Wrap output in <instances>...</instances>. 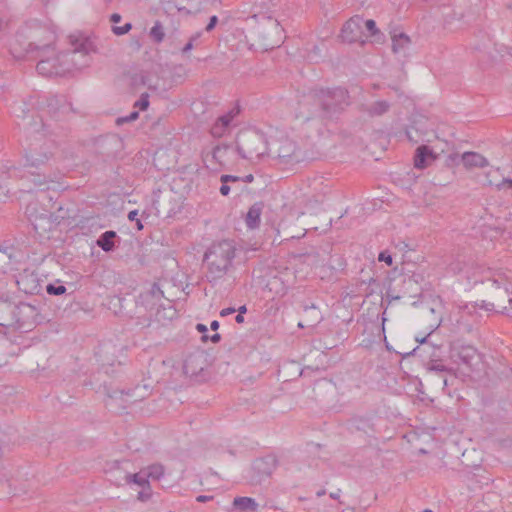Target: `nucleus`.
<instances>
[{"mask_svg": "<svg viewBox=\"0 0 512 512\" xmlns=\"http://www.w3.org/2000/svg\"><path fill=\"white\" fill-rule=\"evenodd\" d=\"M30 38L31 41L24 50L27 54L35 53V58L38 59L36 70L43 77H63L89 63L88 41L79 45L72 43V50L61 51L54 46L55 33L46 27L32 30Z\"/></svg>", "mask_w": 512, "mask_h": 512, "instance_id": "obj_1", "label": "nucleus"}, {"mask_svg": "<svg viewBox=\"0 0 512 512\" xmlns=\"http://www.w3.org/2000/svg\"><path fill=\"white\" fill-rule=\"evenodd\" d=\"M453 357H457L458 360L474 370L481 363V354L472 345H460L453 348Z\"/></svg>", "mask_w": 512, "mask_h": 512, "instance_id": "obj_8", "label": "nucleus"}, {"mask_svg": "<svg viewBox=\"0 0 512 512\" xmlns=\"http://www.w3.org/2000/svg\"><path fill=\"white\" fill-rule=\"evenodd\" d=\"M38 313L34 306L20 302L19 304L14 303V313L6 314L1 320L6 327H15L18 329H26L35 323V319Z\"/></svg>", "mask_w": 512, "mask_h": 512, "instance_id": "obj_5", "label": "nucleus"}, {"mask_svg": "<svg viewBox=\"0 0 512 512\" xmlns=\"http://www.w3.org/2000/svg\"><path fill=\"white\" fill-rule=\"evenodd\" d=\"M221 340V335L219 333H215L212 336H210V341L213 343H218Z\"/></svg>", "mask_w": 512, "mask_h": 512, "instance_id": "obj_57", "label": "nucleus"}, {"mask_svg": "<svg viewBox=\"0 0 512 512\" xmlns=\"http://www.w3.org/2000/svg\"><path fill=\"white\" fill-rule=\"evenodd\" d=\"M196 330H197L198 332L202 333V334H205V333L208 331V329H207L206 325H204V324H202V323H198V324L196 325Z\"/></svg>", "mask_w": 512, "mask_h": 512, "instance_id": "obj_56", "label": "nucleus"}, {"mask_svg": "<svg viewBox=\"0 0 512 512\" xmlns=\"http://www.w3.org/2000/svg\"><path fill=\"white\" fill-rule=\"evenodd\" d=\"M450 268H451V270H452V271H454V272H458V271H461V270H462V266H461V264H460V263H458V264H457V265H455V266H454L453 264H451V265H450Z\"/></svg>", "mask_w": 512, "mask_h": 512, "instance_id": "obj_60", "label": "nucleus"}, {"mask_svg": "<svg viewBox=\"0 0 512 512\" xmlns=\"http://www.w3.org/2000/svg\"><path fill=\"white\" fill-rule=\"evenodd\" d=\"M235 311L236 310L233 307L224 308V309L221 310L220 316L225 317V316H228L230 314H233Z\"/></svg>", "mask_w": 512, "mask_h": 512, "instance_id": "obj_51", "label": "nucleus"}, {"mask_svg": "<svg viewBox=\"0 0 512 512\" xmlns=\"http://www.w3.org/2000/svg\"><path fill=\"white\" fill-rule=\"evenodd\" d=\"M207 359L202 353L190 354L184 361V374L190 378H198L201 376L206 366Z\"/></svg>", "mask_w": 512, "mask_h": 512, "instance_id": "obj_10", "label": "nucleus"}, {"mask_svg": "<svg viewBox=\"0 0 512 512\" xmlns=\"http://www.w3.org/2000/svg\"><path fill=\"white\" fill-rule=\"evenodd\" d=\"M330 497H331L332 499H334V500L339 499V497H340V490H338L337 492H332V493H330Z\"/></svg>", "mask_w": 512, "mask_h": 512, "instance_id": "obj_64", "label": "nucleus"}, {"mask_svg": "<svg viewBox=\"0 0 512 512\" xmlns=\"http://www.w3.org/2000/svg\"><path fill=\"white\" fill-rule=\"evenodd\" d=\"M28 182H30L33 187L37 190L44 191L51 189V185L54 187L56 185H59L58 179L61 178V175L54 174L53 177L51 176H45L38 173H35L32 170L28 171V174L25 176Z\"/></svg>", "mask_w": 512, "mask_h": 512, "instance_id": "obj_12", "label": "nucleus"}, {"mask_svg": "<svg viewBox=\"0 0 512 512\" xmlns=\"http://www.w3.org/2000/svg\"><path fill=\"white\" fill-rule=\"evenodd\" d=\"M220 179H221L222 183L236 182V181L241 180L240 177L233 176V175H222Z\"/></svg>", "mask_w": 512, "mask_h": 512, "instance_id": "obj_49", "label": "nucleus"}, {"mask_svg": "<svg viewBox=\"0 0 512 512\" xmlns=\"http://www.w3.org/2000/svg\"><path fill=\"white\" fill-rule=\"evenodd\" d=\"M132 29L130 22L125 23L123 26H112V32L117 36L127 34Z\"/></svg>", "mask_w": 512, "mask_h": 512, "instance_id": "obj_37", "label": "nucleus"}, {"mask_svg": "<svg viewBox=\"0 0 512 512\" xmlns=\"http://www.w3.org/2000/svg\"><path fill=\"white\" fill-rule=\"evenodd\" d=\"M461 160L466 168H484L489 164L488 160L477 152H465Z\"/></svg>", "mask_w": 512, "mask_h": 512, "instance_id": "obj_18", "label": "nucleus"}, {"mask_svg": "<svg viewBox=\"0 0 512 512\" xmlns=\"http://www.w3.org/2000/svg\"><path fill=\"white\" fill-rule=\"evenodd\" d=\"M344 103L339 98H304L296 101L294 116L296 119L331 118L340 113Z\"/></svg>", "mask_w": 512, "mask_h": 512, "instance_id": "obj_3", "label": "nucleus"}, {"mask_svg": "<svg viewBox=\"0 0 512 512\" xmlns=\"http://www.w3.org/2000/svg\"><path fill=\"white\" fill-rule=\"evenodd\" d=\"M55 144L53 141H45L43 145L37 148H30L26 153L25 167L30 169H39L45 166L48 161L53 157V149Z\"/></svg>", "mask_w": 512, "mask_h": 512, "instance_id": "obj_7", "label": "nucleus"}, {"mask_svg": "<svg viewBox=\"0 0 512 512\" xmlns=\"http://www.w3.org/2000/svg\"><path fill=\"white\" fill-rule=\"evenodd\" d=\"M429 370L435 371V372H445V371H447V368L443 364L435 361L431 364V366L429 367Z\"/></svg>", "mask_w": 512, "mask_h": 512, "instance_id": "obj_47", "label": "nucleus"}, {"mask_svg": "<svg viewBox=\"0 0 512 512\" xmlns=\"http://www.w3.org/2000/svg\"><path fill=\"white\" fill-rule=\"evenodd\" d=\"M149 36L156 44H160L163 42L165 38V31L160 21H155L153 27L150 29Z\"/></svg>", "mask_w": 512, "mask_h": 512, "instance_id": "obj_29", "label": "nucleus"}, {"mask_svg": "<svg viewBox=\"0 0 512 512\" xmlns=\"http://www.w3.org/2000/svg\"><path fill=\"white\" fill-rule=\"evenodd\" d=\"M275 466V460L271 457L257 459L254 462V469L266 476L271 475Z\"/></svg>", "mask_w": 512, "mask_h": 512, "instance_id": "obj_25", "label": "nucleus"}, {"mask_svg": "<svg viewBox=\"0 0 512 512\" xmlns=\"http://www.w3.org/2000/svg\"><path fill=\"white\" fill-rule=\"evenodd\" d=\"M176 314V310L171 305H169L168 307L158 309L156 312V317L158 321H160L161 319L172 320L174 317H176Z\"/></svg>", "mask_w": 512, "mask_h": 512, "instance_id": "obj_32", "label": "nucleus"}, {"mask_svg": "<svg viewBox=\"0 0 512 512\" xmlns=\"http://www.w3.org/2000/svg\"><path fill=\"white\" fill-rule=\"evenodd\" d=\"M149 98H140V100L134 103V107L139 110H146L149 106Z\"/></svg>", "mask_w": 512, "mask_h": 512, "instance_id": "obj_44", "label": "nucleus"}, {"mask_svg": "<svg viewBox=\"0 0 512 512\" xmlns=\"http://www.w3.org/2000/svg\"><path fill=\"white\" fill-rule=\"evenodd\" d=\"M391 104L385 99L364 98L361 103V111L366 113L369 117H378L385 114Z\"/></svg>", "mask_w": 512, "mask_h": 512, "instance_id": "obj_14", "label": "nucleus"}, {"mask_svg": "<svg viewBox=\"0 0 512 512\" xmlns=\"http://www.w3.org/2000/svg\"><path fill=\"white\" fill-rule=\"evenodd\" d=\"M227 129L222 127L219 123L215 122L211 129L210 133L213 137L220 138L226 133Z\"/></svg>", "mask_w": 512, "mask_h": 512, "instance_id": "obj_38", "label": "nucleus"}, {"mask_svg": "<svg viewBox=\"0 0 512 512\" xmlns=\"http://www.w3.org/2000/svg\"><path fill=\"white\" fill-rule=\"evenodd\" d=\"M378 260L380 262H385L389 266H391L393 264L392 255L387 250L382 251V252L379 253Z\"/></svg>", "mask_w": 512, "mask_h": 512, "instance_id": "obj_40", "label": "nucleus"}, {"mask_svg": "<svg viewBox=\"0 0 512 512\" xmlns=\"http://www.w3.org/2000/svg\"><path fill=\"white\" fill-rule=\"evenodd\" d=\"M237 311H238V314L243 315L244 313H246V312H247V307H246V305H242V306H240V307L238 308V310H237Z\"/></svg>", "mask_w": 512, "mask_h": 512, "instance_id": "obj_63", "label": "nucleus"}, {"mask_svg": "<svg viewBox=\"0 0 512 512\" xmlns=\"http://www.w3.org/2000/svg\"><path fill=\"white\" fill-rule=\"evenodd\" d=\"M303 310L307 327H315L323 320L322 313L314 304L304 305Z\"/></svg>", "mask_w": 512, "mask_h": 512, "instance_id": "obj_21", "label": "nucleus"}, {"mask_svg": "<svg viewBox=\"0 0 512 512\" xmlns=\"http://www.w3.org/2000/svg\"><path fill=\"white\" fill-rule=\"evenodd\" d=\"M164 475V467L161 464H153L148 467V478L159 480Z\"/></svg>", "mask_w": 512, "mask_h": 512, "instance_id": "obj_33", "label": "nucleus"}, {"mask_svg": "<svg viewBox=\"0 0 512 512\" xmlns=\"http://www.w3.org/2000/svg\"><path fill=\"white\" fill-rule=\"evenodd\" d=\"M194 47V43L192 41H188L185 46L182 48V53L185 54L187 52H189L190 50H192Z\"/></svg>", "mask_w": 512, "mask_h": 512, "instance_id": "obj_54", "label": "nucleus"}, {"mask_svg": "<svg viewBox=\"0 0 512 512\" xmlns=\"http://www.w3.org/2000/svg\"><path fill=\"white\" fill-rule=\"evenodd\" d=\"M150 496H151L150 487L149 488H143V490L138 493V499L141 500V501L148 500L150 498Z\"/></svg>", "mask_w": 512, "mask_h": 512, "instance_id": "obj_48", "label": "nucleus"}, {"mask_svg": "<svg viewBox=\"0 0 512 512\" xmlns=\"http://www.w3.org/2000/svg\"><path fill=\"white\" fill-rule=\"evenodd\" d=\"M233 507L241 512H256L258 503L250 497H236L233 501Z\"/></svg>", "mask_w": 512, "mask_h": 512, "instance_id": "obj_24", "label": "nucleus"}, {"mask_svg": "<svg viewBox=\"0 0 512 512\" xmlns=\"http://www.w3.org/2000/svg\"><path fill=\"white\" fill-rule=\"evenodd\" d=\"M230 192V186L227 185V183H222L221 187H220V193L223 195V196H227Z\"/></svg>", "mask_w": 512, "mask_h": 512, "instance_id": "obj_53", "label": "nucleus"}, {"mask_svg": "<svg viewBox=\"0 0 512 512\" xmlns=\"http://www.w3.org/2000/svg\"><path fill=\"white\" fill-rule=\"evenodd\" d=\"M216 122L219 123L222 127L226 128L227 130L232 123V121L229 119V117L226 116L225 114L219 116L217 118Z\"/></svg>", "mask_w": 512, "mask_h": 512, "instance_id": "obj_42", "label": "nucleus"}, {"mask_svg": "<svg viewBox=\"0 0 512 512\" xmlns=\"http://www.w3.org/2000/svg\"><path fill=\"white\" fill-rule=\"evenodd\" d=\"M363 37V18L354 16L350 18L341 29V38L347 43H356L362 41Z\"/></svg>", "mask_w": 512, "mask_h": 512, "instance_id": "obj_9", "label": "nucleus"}, {"mask_svg": "<svg viewBox=\"0 0 512 512\" xmlns=\"http://www.w3.org/2000/svg\"><path fill=\"white\" fill-rule=\"evenodd\" d=\"M352 424L357 430L364 431L365 433L373 430L372 423L368 418L365 417H355L352 420Z\"/></svg>", "mask_w": 512, "mask_h": 512, "instance_id": "obj_31", "label": "nucleus"}, {"mask_svg": "<svg viewBox=\"0 0 512 512\" xmlns=\"http://www.w3.org/2000/svg\"><path fill=\"white\" fill-rule=\"evenodd\" d=\"M151 75L147 74V73H144V72H140V73H136L132 76L131 78V85L134 86L135 88L137 87H145V86H148L149 88H152V84H151Z\"/></svg>", "mask_w": 512, "mask_h": 512, "instance_id": "obj_30", "label": "nucleus"}, {"mask_svg": "<svg viewBox=\"0 0 512 512\" xmlns=\"http://www.w3.org/2000/svg\"><path fill=\"white\" fill-rule=\"evenodd\" d=\"M350 92L344 87H334V88H317L313 90L312 96H346Z\"/></svg>", "mask_w": 512, "mask_h": 512, "instance_id": "obj_26", "label": "nucleus"}, {"mask_svg": "<svg viewBox=\"0 0 512 512\" xmlns=\"http://www.w3.org/2000/svg\"><path fill=\"white\" fill-rule=\"evenodd\" d=\"M374 282H376V280L373 277H370L368 280L363 279V280L359 281L357 283L359 292H361L363 290L366 297L370 296L373 291L369 290V285Z\"/></svg>", "mask_w": 512, "mask_h": 512, "instance_id": "obj_34", "label": "nucleus"}, {"mask_svg": "<svg viewBox=\"0 0 512 512\" xmlns=\"http://www.w3.org/2000/svg\"><path fill=\"white\" fill-rule=\"evenodd\" d=\"M9 487V485L5 484V483H1V491H0V496H4L6 494H9L10 492L9 491H5V488Z\"/></svg>", "mask_w": 512, "mask_h": 512, "instance_id": "obj_59", "label": "nucleus"}, {"mask_svg": "<svg viewBox=\"0 0 512 512\" xmlns=\"http://www.w3.org/2000/svg\"><path fill=\"white\" fill-rule=\"evenodd\" d=\"M125 481L127 484L134 483L142 488H149V481L147 474L135 473V474H126Z\"/></svg>", "mask_w": 512, "mask_h": 512, "instance_id": "obj_28", "label": "nucleus"}, {"mask_svg": "<svg viewBox=\"0 0 512 512\" xmlns=\"http://www.w3.org/2000/svg\"><path fill=\"white\" fill-rule=\"evenodd\" d=\"M122 19L121 15L118 14V13H113L111 16H110V21L113 22V23H118L120 22Z\"/></svg>", "mask_w": 512, "mask_h": 512, "instance_id": "obj_55", "label": "nucleus"}, {"mask_svg": "<svg viewBox=\"0 0 512 512\" xmlns=\"http://www.w3.org/2000/svg\"><path fill=\"white\" fill-rule=\"evenodd\" d=\"M212 499H213V496H211V495H199V496H197L196 501L204 503V502H208Z\"/></svg>", "mask_w": 512, "mask_h": 512, "instance_id": "obj_52", "label": "nucleus"}, {"mask_svg": "<svg viewBox=\"0 0 512 512\" xmlns=\"http://www.w3.org/2000/svg\"><path fill=\"white\" fill-rule=\"evenodd\" d=\"M117 234L113 230H108L102 233L96 241L98 247L105 252H111L115 248V238Z\"/></svg>", "mask_w": 512, "mask_h": 512, "instance_id": "obj_23", "label": "nucleus"}, {"mask_svg": "<svg viewBox=\"0 0 512 512\" xmlns=\"http://www.w3.org/2000/svg\"><path fill=\"white\" fill-rule=\"evenodd\" d=\"M228 147H215L213 150V158L219 159L222 156V153L225 152Z\"/></svg>", "mask_w": 512, "mask_h": 512, "instance_id": "obj_50", "label": "nucleus"}, {"mask_svg": "<svg viewBox=\"0 0 512 512\" xmlns=\"http://www.w3.org/2000/svg\"><path fill=\"white\" fill-rule=\"evenodd\" d=\"M476 312L475 307L469 308L465 306V308L461 311L460 318L457 320L458 329L461 332L471 333L475 328L476 319L473 322L468 321V317H473L472 313Z\"/></svg>", "mask_w": 512, "mask_h": 512, "instance_id": "obj_19", "label": "nucleus"}, {"mask_svg": "<svg viewBox=\"0 0 512 512\" xmlns=\"http://www.w3.org/2000/svg\"><path fill=\"white\" fill-rule=\"evenodd\" d=\"M497 188L501 189H512V178H504L501 183L497 184Z\"/></svg>", "mask_w": 512, "mask_h": 512, "instance_id": "obj_46", "label": "nucleus"}, {"mask_svg": "<svg viewBox=\"0 0 512 512\" xmlns=\"http://www.w3.org/2000/svg\"><path fill=\"white\" fill-rule=\"evenodd\" d=\"M240 113V107L238 104H236L233 108H231L227 113H225L226 116L229 117V119L233 122L234 118L238 116Z\"/></svg>", "mask_w": 512, "mask_h": 512, "instance_id": "obj_45", "label": "nucleus"}, {"mask_svg": "<svg viewBox=\"0 0 512 512\" xmlns=\"http://www.w3.org/2000/svg\"><path fill=\"white\" fill-rule=\"evenodd\" d=\"M487 284L494 289L492 297L495 300V302L489 303L487 306H485L487 310H491L492 308L495 307L496 304L500 306L502 300L508 297L511 294V292L509 291L507 280L502 276H499L498 278L495 279H488Z\"/></svg>", "mask_w": 512, "mask_h": 512, "instance_id": "obj_11", "label": "nucleus"}, {"mask_svg": "<svg viewBox=\"0 0 512 512\" xmlns=\"http://www.w3.org/2000/svg\"><path fill=\"white\" fill-rule=\"evenodd\" d=\"M390 35H391L393 53L404 54L408 50V48L411 44L410 37L407 34H405L404 32H398L397 30H394L393 32H391Z\"/></svg>", "mask_w": 512, "mask_h": 512, "instance_id": "obj_17", "label": "nucleus"}, {"mask_svg": "<svg viewBox=\"0 0 512 512\" xmlns=\"http://www.w3.org/2000/svg\"><path fill=\"white\" fill-rule=\"evenodd\" d=\"M22 257H19L12 250L8 253V248L0 249V270H4L12 260L20 262Z\"/></svg>", "mask_w": 512, "mask_h": 512, "instance_id": "obj_27", "label": "nucleus"}, {"mask_svg": "<svg viewBox=\"0 0 512 512\" xmlns=\"http://www.w3.org/2000/svg\"><path fill=\"white\" fill-rule=\"evenodd\" d=\"M363 28H366L370 32V35H375L378 33L376 23L372 19H368V20L363 19Z\"/></svg>", "mask_w": 512, "mask_h": 512, "instance_id": "obj_39", "label": "nucleus"}, {"mask_svg": "<svg viewBox=\"0 0 512 512\" xmlns=\"http://www.w3.org/2000/svg\"><path fill=\"white\" fill-rule=\"evenodd\" d=\"M254 179L253 175L252 174H249V175H246L242 180L246 183H250L252 182Z\"/></svg>", "mask_w": 512, "mask_h": 512, "instance_id": "obj_61", "label": "nucleus"}, {"mask_svg": "<svg viewBox=\"0 0 512 512\" xmlns=\"http://www.w3.org/2000/svg\"><path fill=\"white\" fill-rule=\"evenodd\" d=\"M138 117H139V112L137 110H135V111L131 112L129 115H127V116L118 117L116 119V124L118 126H120V125H123L125 123H130V122L135 121Z\"/></svg>", "mask_w": 512, "mask_h": 512, "instance_id": "obj_36", "label": "nucleus"}, {"mask_svg": "<svg viewBox=\"0 0 512 512\" xmlns=\"http://www.w3.org/2000/svg\"><path fill=\"white\" fill-rule=\"evenodd\" d=\"M219 326H220V325H219V322H218L217 320H213V321L211 322V324H210V328H211V330H213V331H217V330H218V328H219Z\"/></svg>", "mask_w": 512, "mask_h": 512, "instance_id": "obj_58", "label": "nucleus"}, {"mask_svg": "<svg viewBox=\"0 0 512 512\" xmlns=\"http://www.w3.org/2000/svg\"><path fill=\"white\" fill-rule=\"evenodd\" d=\"M236 251L235 242L232 240H222L211 244L203 259L207 266L206 277L210 283H216L231 271Z\"/></svg>", "mask_w": 512, "mask_h": 512, "instance_id": "obj_2", "label": "nucleus"}, {"mask_svg": "<svg viewBox=\"0 0 512 512\" xmlns=\"http://www.w3.org/2000/svg\"><path fill=\"white\" fill-rule=\"evenodd\" d=\"M236 150L244 159H258L267 153L265 136L258 132L243 134L237 142Z\"/></svg>", "mask_w": 512, "mask_h": 512, "instance_id": "obj_4", "label": "nucleus"}, {"mask_svg": "<svg viewBox=\"0 0 512 512\" xmlns=\"http://www.w3.org/2000/svg\"><path fill=\"white\" fill-rule=\"evenodd\" d=\"M217 23H218V17L216 15L211 16L210 19H209L208 24L205 27V31L210 33L211 31L214 30V28L216 27Z\"/></svg>", "mask_w": 512, "mask_h": 512, "instance_id": "obj_43", "label": "nucleus"}, {"mask_svg": "<svg viewBox=\"0 0 512 512\" xmlns=\"http://www.w3.org/2000/svg\"><path fill=\"white\" fill-rule=\"evenodd\" d=\"M262 209V202H256L249 208L245 218V222L248 228L255 229L259 226Z\"/></svg>", "mask_w": 512, "mask_h": 512, "instance_id": "obj_20", "label": "nucleus"}, {"mask_svg": "<svg viewBox=\"0 0 512 512\" xmlns=\"http://www.w3.org/2000/svg\"><path fill=\"white\" fill-rule=\"evenodd\" d=\"M14 313V302L9 292L0 290V319L5 317L6 314ZM3 320H0V326L6 327Z\"/></svg>", "mask_w": 512, "mask_h": 512, "instance_id": "obj_22", "label": "nucleus"}, {"mask_svg": "<svg viewBox=\"0 0 512 512\" xmlns=\"http://www.w3.org/2000/svg\"><path fill=\"white\" fill-rule=\"evenodd\" d=\"M436 160V154L427 146L420 145L414 155V166L417 169H425Z\"/></svg>", "mask_w": 512, "mask_h": 512, "instance_id": "obj_15", "label": "nucleus"}, {"mask_svg": "<svg viewBox=\"0 0 512 512\" xmlns=\"http://www.w3.org/2000/svg\"><path fill=\"white\" fill-rule=\"evenodd\" d=\"M46 291L49 295H62L66 292V287L62 284H48Z\"/></svg>", "mask_w": 512, "mask_h": 512, "instance_id": "obj_35", "label": "nucleus"}, {"mask_svg": "<svg viewBox=\"0 0 512 512\" xmlns=\"http://www.w3.org/2000/svg\"><path fill=\"white\" fill-rule=\"evenodd\" d=\"M200 36H201V32H197L193 36H191V38L189 40L194 43L195 41H197L200 38Z\"/></svg>", "mask_w": 512, "mask_h": 512, "instance_id": "obj_62", "label": "nucleus"}, {"mask_svg": "<svg viewBox=\"0 0 512 512\" xmlns=\"http://www.w3.org/2000/svg\"><path fill=\"white\" fill-rule=\"evenodd\" d=\"M406 136L411 143L432 142L436 138V133L432 124L424 117H420L412 122L406 129Z\"/></svg>", "mask_w": 512, "mask_h": 512, "instance_id": "obj_6", "label": "nucleus"}, {"mask_svg": "<svg viewBox=\"0 0 512 512\" xmlns=\"http://www.w3.org/2000/svg\"><path fill=\"white\" fill-rule=\"evenodd\" d=\"M45 100L47 112L54 118H60L71 110L66 98H45Z\"/></svg>", "mask_w": 512, "mask_h": 512, "instance_id": "obj_16", "label": "nucleus"}, {"mask_svg": "<svg viewBox=\"0 0 512 512\" xmlns=\"http://www.w3.org/2000/svg\"><path fill=\"white\" fill-rule=\"evenodd\" d=\"M128 219L130 221H136V225H137V229L138 230H142L143 229V225L140 221V219H138V210H132L128 213Z\"/></svg>", "mask_w": 512, "mask_h": 512, "instance_id": "obj_41", "label": "nucleus"}, {"mask_svg": "<svg viewBox=\"0 0 512 512\" xmlns=\"http://www.w3.org/2000/svg\"><path fill=\"white\" fill-rule=\"evenodd\" d=\"M277 157L285 163L300 162L303 159L300 151L297 149L296 143L290 139L281 141Z\"/></svg>", "mask_w": 512, "mask_h": 512, "instance_id": "obj_13", "label": "nucleus"}]
</instances>
